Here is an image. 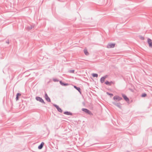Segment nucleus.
Wrapping results in <instances>:
<instances>
[{
	"mask_svg": "<svg viewBox=\"0 0 152 152\" xmlns=\"http://www.w3.org/2000/svg\"><path fill=\"white\" fill-rule=\"evenodd\" d=\"M107 75H106L104 77H102L100 79V82L101 83H103L104 82L105 79L107 78Z\"/></svg>",
	"mask_w": 152,
	"mask_h": 152,
	"instance_id": "obj_9",
	"label": "nucleus"
},
{
	"mask_svg": "<svg viewBox=\"0 0 152 152\" xmlns=\"http://www.w3.org/2000/svg\"><path fill=\"white\" fill-rule=\"evenodd\" d=\"M6 42L7 43V44H9V42Z\"/></svg>",
	"mask_w": 152,
	"mask_h": 152,
	"instance_id": "obj_28",
	"label": "nucleus"
},
{
	"mask_svg": "<svg viewBox=\"0 0 152 152\" xmlns=\"http://www.w3.org/2000/svg\"><path fill=\"white\" fill-rule=\"evenodd\" d=\"M139 37L142 40H144L145 39L144 37H143L142 36H139Z\"/></svg>",
	"mask_w": 152,
	"mask_h": 152,
	"instance_id": "obj_22",
	"label": "nucleus"
},
{
	"mask_svg": "<svg viewBox=\"0 0 152 152\" xmlns=\"http://www.w3.org/2000/svg\"><path fill=\"white\" fill-rule=\"evenodd\" d=\"M53 106L56 107L57 110H58V109L60 108L58 105L55 104H53Z\"/></svg>",
	"mask_w": 152,
	"mask_h": 152,
	"instance_id": "obj_20",
	"label": "nucleus"
},
{
	"mask_svg": "<svg viewBox=\"0 0 152 152\" xmlns=\"http://www.w3.org/2000/svg\"><path fill=\"white\" fill-rule=\"evenodd\" d=\"M126 152H130L129 151H127Z\"/></svg>",
	"mask_w": 152,
	"mask_h": 152,
	"instance_id": "obj_29",
	"label": "nucleus"
},
{
	"mask_svg": "<svg viewBox=\"0 0 152 152\" xmlns=\"http://www.w3.org/2000/svg\"><path fill=\"white\" fill-rule=\"evenodd\" d=\"M122 98L118 95H115L113 97V99L116 101H119L122 99Z\"/></svg>",
	"mask_w": 152,
	"mask_h": 152,
	"instance_id": "obj_1",
	"label": "nucleus"
},
{
	"mask_svg": "<svg viewBox=\"0 0 152 152\" xmlns=\"http://www.w3.org/2000/svg\"><path fill=\"white\" fill-rule=\"evenodd\" d=\"M74 70H71L69 71V72L71 73H74Z\"/></svg>",
	"mask_w": 152,
	"mask_h": 152,
	"instance_id": "obj_25",
	"label": "nucleus"
},
{
	"mask_svg": "<svg viewBox=\"0 0 152 152\" xmlns=\"http://www.w3.org/2000/svg\"><path fill=\"white\" fill-rule=\"evenodd\" d=\"M92 76L94 77H97L98 75L96 73H93L92 74Z\"/></svg>",
	"mask_w": 152,
	"mask_h": 152,
	"instance_id": "obj_19",
	"label": "nucleus"
},
{
	"mask_svg": "<svg viewBox=\"0 0 152 152\" xmlns=\"http://www.w3.org/2000/svg\"><path fill=\"white\" fill-rule=\"evenodd\" d=\"M53 80L54 82H55L58 81V80L57 79H55V78L53 79Z\"/></svg>",
	"mask_w": 152,
	"mask_h": 152,
	"instance_id": "obj_27",
	"label": "nucleus"
},
{
	"mask_svg": "<svg viewBox=\"0 0 152 152\" xmlns=\"http://www.w3.org/2000/svg\"><path fill=\"white\" fill-rule=\"evenodd\" d=\"M105 83L107 85H108L109 86H111V83L113 84H115V82L112 81H110V82H109L108 81H106L105 82Z\"/></svg>",
	"mask_w": 152,
	"mask_h": 152,
	"instance_id": "obj_8",
	"label": "nucleus"
},
{
	"mask_svg": "<svg viewBox=\"0 0 152 152\" xmlns=\"http://www.w3.org/2000/svg\"><path fill=\"white\" fill-rule=\"evenodd\" d=\"M122 96L123 97L124 99L126 102L127 103L129 104V98L127 97L126 95L124 94H122Z\"/></svg>",
	"mask_w": 152,
	"mask_h": 152,
	"instance_id": "obj_4",
	"label": "nucleus"
},
{
	"mask_svg": "<svg viewBox=\"0 0 152 152\" xmlns=\"http://www.w3.org/2000/svg\"><path fill=\"white\" fill-rule=\"evenodd\" d=\"M82 110L83 111V112H85V113L88 114H89V115H93V114L91 113V112L89 110H88V109H86V108H82Z\"/></svg>",
	"mask_w": 152,
	"mask_h": 152,
	"instance_id": "obj_3",
	"label": "nucleus"
},
{
	"mask_svg": "<svg viewBox=\"0 0 152 152\" xmlns=\"http://www.w3.org/2000/svg\"><path fill=\"white\" fill-rule=\"evenodd\" d=\"M58 111L60 112V113H62V110L60 107L59 109H58Z\"/></svg>",
	"mask_w": 152,
	"mask_h": 152,
	"instance_id": "obj_26",
	"label": "nucleus"
},
{
	"mask_svg": "<svg viewBox=\"0 0 152 152\" xmlns=\"http://www.w3.org/2000/svg\"><path fill=\"white\" fill-rule=\"evenodd\" d=\"M107 95H110L111 97L112 96H113V94H111V93H110L108 92H107Z\"/></svg>",
	"mask_w": 152,
	"mask_h": 152,
	"instance_id": "obj_24",
	"label": "nucleus"
},
{
	"mask_svg": "<svg viewBox=\"0 0 152 152\" xmlns=\"http://www.w3.org/2000/svg\"><path fill=\"white\" fill-rule=\"evenodd\" d=\"M53 106L56 107L57 110H58V109L60 108L58 105L55 104H53Z\"/></svg>",
	"mask_w": 152,
	"mask_h": 152,
	"instance_id": "obj_21",
	"label": "nucleus"
},
{
	"mask_svg": "<svg viewBox=\"0 0 152 152\" xmlns=\"http://www.w3.org/2000/svg\"><path fill=\"white\" fill-rule=\"evenodd\" d=\"M115 43H109L107 45V48H113L115 47Z\"/></svg>",
	"mask_w": 152,
	"mask_h": 152,
	"instance_id": "obj_5",
	"label": "nucleus"
},
{
	"mask_svg": "<svg viewBox=\"0 0 152 152\" xmlns=\"http://www.w3.org/2000/svg\"><path fill=\"white\" fill-rule=\"evenodd\" d=\"M10 112H12L13 113H16L17 112V111L16 110H14L12 106L11 109H10Z\"/></svg>",
	"mask_w": 152,
	"mask_h": 152,
	"instance_id": "obj_18",
	"label": "nucleus"
},
{
	"mask_svg": "<svg viewBox=\"0 0 152 152\" xmlns=\"http://www.w3.org/2000/svg\"><path fill=\"white\" fill-rule=\"evenodd\" d=\"M34 25H30V26H27L26 27V29L28 30H30L32 28H34Z\"/></svg>",
	"mask_w": 152,
	"mask_h": 152,
	"instance_id": "obj_10",
	"label": "nucleus"
},
{
	"mask_svg": "<svg viewBox=\"0 0 152 152\" xmlns=\"http://www.w3.org/2000/svg\"><path fill=\"white\" fill-rule=\"evenodd\" d=\"M64 113L65 115H72V113L70 112L65 111Z\"/></svg>",
	"mask_w": 152,
	"mask_h": 152,
	"instance_id": "obj_16",
	"label": "nucleus"
},
{
	"mask_svg": "<svg viewBox=\"0 0 152 152\" xmlns=\"http://www.w3.org/2000/svg\"><path fill=\"white\" fill-rule=\"evenodd\" d=\"M83 52H84V53L86 55L88 56L89 55V53L88 52V51L87 50V49H86V48L84 49L83 50Z\"/></svg>",
	"mask_w": 152,
	"mask_h": 152,
	"instance_id": "obj_17",
	"label": "nucleus"
},
{
	"mask_svg": "<svg viewBox=\"0 0 152 152\" xmlns=\"http://www.w3.org/2000/svg\"><path fill=\"white\" fill-rule=\"evenodd\" d=\"M21 96V94L20 93H17L16 95V97L15 99L16 101H18L19 100V98L20 96Z\"/></svg>",
	"mask_w": 152,
	"mask_h": 152,
	"instance_id": "obj_13",
	"label": "nucleus"
},
{
	"mask_svg": "<svg viewBox=\"0 0 152 152\" xmlns=\"http://www.w3.org/2000/svg\"><path fill=\"white\" fill-rule=\"evenodd\" d=\"M152 40L150 38H148V43L149 45V46L150 47H151L152 48Z\"/></svg>",
	"mask_w": 152,
	"mask_h": 152,
	"instance_id": "obj_6",
	"label": "nucleus"
},
{
	"mask_svg": "<svg viewBox=\"0 0 152 152\" xmlns=\"http://www.w3.org/2000/svg\"><path fill=\"white\" fill-rule=\"evenodd\" d=\"M35 99L37 101H39L42 103H43L44 104H45L44 100L42 99V98L40 97L36 96V97Z\"/></svg>",
	"mask_w": 152,
	"mask_h": 152,
	"instance_id": "obj_2",
	"label": "nucleus"
},
{
	"mask_svg": "<svg viewBox=\"0 0 152 152\" xmlns=\"http://www.w3.org/2000/svg\"><path fill=\"white\" fill-rule=\"evenodd\" d=\"M45 99L47 100V101L49 102H51V100L50 98L48 96L47 94L45 92Z\"/></svg>",
	"mask_w": 152,
	"mask_h": 152,
	"instance_id": "obj_7",
	"label": "nucleus"
},
{
	"mask_svg": "<svg viewBox=\"0 0 152 152\" xmlns=\"http://www.w3.org/2000/svg\"><path fill=\"white\" fill-rule=\"evenodd\" d=\"M44 143L43 142H42L41 144L38 146V148L39 149H41L43 148V145H44Z\"/></svg>",
	"mask_w": 152,
	"mask_h": 152,
	"instance_id": "obj_12",
	"label": "nucleus"
},
{
	"mask_svg": "<svg viewBox=\"0 0 152 152\" xmlns=\"http://www.w3.org/2000/svg\"><path fill=\"white\" fill-rule=\"evenodd\" d=\"M113 104H114L118 107L119 108H121V104L120 103H116L115 102H113Z\"/></svg>",
	"mask_w": 152,
	"mask_h": 152,
	"instance_id": "obj_11",
	"label": "nucleus"
},
{
	"mask_svg": "<svg viewBox=\"0 0 152 152\" xmlns=\"http://www.w3.org/2000/svg\"><path fill=\"white\" fill-rule=\"evenodd\" d=\"M147 96V94L146 93H143L142 95L141 96L142 97H145Z\"/></svg>",
	"mask_w": 152,
	"mask_h": 152,
	"instance_id": "obj_23",
	"label": "nucleus"
},
{
	"mask_svg": "<svg viewBox=\"0 0 152 152\" xmlns=\"http://www.w3.org/2000/svg\"><path fill=\"white\" fill-rule=\"evenodd\" d=\"M74 87L75 89L77 90L80 94L81 93V89L80 87H77L75 86H74Z\"/></svg>",
	"mask_w": 152,
	"mask_h": 152,
	"instance_id": "obj_15",
	"label": "nucleus"
},
{
	"mask_svg": "<svg viewBox=\"0 0 152 152\" xmlns=\"http://www.w3.org/2000/svg\"><path fill=\"white\" fill-rule=\"evenodd\" d=\"M60 83L61 85L62 86H68L69 85V84L68 83H63L62 82V81H60Z\"/></svg>",
	"mask_w": 152,
	"mask_h": 152,
	"instance_id": "obj_14",
	"label": "nucleus"
}]
</instances>
